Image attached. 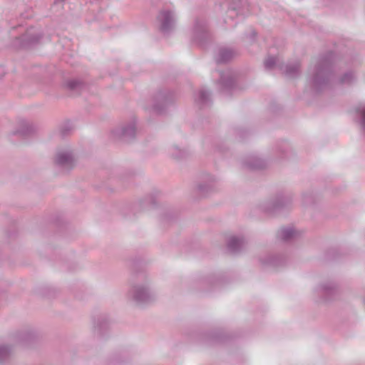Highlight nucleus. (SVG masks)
<instances>
[{
    "label": "nucleus",
    "mask_w": 365,
    "mask_h": 365,
    "mask_svg": "<svg viewBox=\"0 0 365 365\" xmlns=\"http://www.w3.org/2000/svg\"><path fill=\"white\" fill-rule=\"evenodd\" d=\"M334 53L328 52L321 56L309 71V82L312 88L319 92L327 88L333 76Z\"/></svg>",
    "instance_id": "f257e3e1"
},
{
    "label": "nucleus",
    "mask_w": 365,
    "mask_h": 365,
    "mask_svg": "<svg viewBox=\"0 0 365 365\" xmlns=\"http://www.w3.org/2000/svg\"><path fill=\"white\" fill-rule=\"evenodd\" d=\"M236 74L230 70L227 69L220 73L219 83L223 90L232 89L235 83Z\"/></svg>",
    "instance_id": "f03ea898"
},
{
    "label": "nucleus",
    "mask_w": 365,
    "mask_h": 365,
    "mask_svg": "<svg viewBox=\"0 0 365 365\" xmlns=\"http://www.w3.org/2000/svg\"><path fill=\"white\" fill-rule=\"evenodd\" d=\"M245 246V240L242 237L232 236L227 241V248L231 254L240 253Z\"/></svg>",
    "instance_id": "7ed1b4c3"
},
{
    "label": "nucleus",
    "mask_w": 365,
    "mask_h": 365,
    "mask_svg": "<svg viewBox=\"0 0 365 365\" xmlns=\"http://www.w3.org/2000/svg\"><path fill=\"white\" fill-rule=\"evenodd\" d=\"M281 71L287 78H297L301 73L300 63L299 61H295L293 63H287L285 65L283 64V69Z\"/></svg>",
    "instance_id": "20e7f679"
},
{
    "label": "nucleus",
    "mask_w": 365,
    "mask_h": 365,
    "mask_svg": "<svg viewBox=\"0 0 365 365\" xmlns=\"http://www.w3.org/2000/svg\"><path fill=\"white\" fill-rule=\"evenodd\" d=\"M244 165L251 170H258L265 168L266 162L257 156H250L245 160Z\"/></svg>",
    "instance_id": "39448f33"
},
{
    "label": "nucleus",
    "mask_w": 365,
    "mask_h": 365,
    "mask_svg": "<svg viewBox=\"0 0 365 365\" xmlns=\"http://www.w3.org/2000/svg\"><path fill=\"white\" fill-rule=\"evenodd\" d=\"M299 235V232L293 227L282 228L278 232L279 237L284 242L294 240L297 239Z\"/></svg>",
    "instance_id": "423d86ee"
},
{
    "label": "nucleus",
    "mask_w": 365,
    "mask_h": 365,
    "mask_svg": "<svg viewBox=\"0 0 365 365\" xmlns=\"http://www.w3.org/2000/svg\"><path fill=\"white\" fill-rule=\"evenodd\" d=\"M261 262L263 264L277 267L285 264L286 259L282 255H269L264 259H262Z\"/></svg>",
    "instance_id": "0eeeda50"
},
{
    "label": "nucleus",
    "mask_w": 365,
    "mask_h": 365,
    "mask_svg": "<svg viewBox=\"0 0 365 365\" xmlns=\"http://www.w3.org/2000/svg\"><path fill=\"white\" fill-rule=\"evenodd\" d=\"M236 53L231 48H221L219 49L218 56L216 59L217 63H227L231 59H232Z\"/></svg>",
    "instance_id": "6e6552de"
},
{
    "label": "nucleus",
    "mask_w": 365,
    "mask_h": 365,
    "mask_svg": "<svg viewBox=\"0 0 365 365\" xmlns=\"http://www.w3.org/2000/svg\"><path fill=\"white\" fill-rule=\"evenodd\" d=\"M291 202L292 199L290 197L284 195L279 196L272 203V207L269 212H274L282 208L288 207Z\"/></svg>",
    "instance_id": "1a4fd4ad"
},
{
    "label": "nucleus",
    "mask_w": 365,
    "mask_h": 365,
    "mask_svg": "<svg viewBox=\"0 0 365 365\" xmlns=\"http://www.w3.org/2000/svg\"><path fill=\"white\" fill-rule=\"evenodd\" d=\"M337 292L336 286L333 282H328L322 286V293L326 300L331 299Z\"/></svg>",
    "instance_id": "9d476101"
},
{
    "label": "nucleus",
    "mask_w": 365,
    "mask_h": 365,
    "mask_svg": "<svg viewBox=\"0 0 365 365\" xmlns=\"http://www.w3.org/2000/svg\"><path fill=\"white\" fill-rule=\"evenodd\" d=\"M264 64L266 70H272L274 67H277L279 70L283 69V63L279 61L278 58L274 56H269L264 61Z\"/></svg>",
    "instance_id": "9b49d317"
},
{
    "label": "nucleus",
    "mask_w": 365,
    "mask_h": 365,
    "mask_svg": "<svg viewBox=\"0 0 365 365\" xmlns=\"http://www.w3.org/2000/svg\"><path fill=\"white\" fill-rule=\"evenodd\" d=\"M355 80H356V76H355L354 73L351 71H349V72L344 73L339 78V83L349 85V84L352 83Z\"/></svg>",
    "instance_id": "f8f14e48"
},
{
    "label": "nucleus",
    "mask_w": 365,
    "mask_h": 365,
    "mask_svg": "<svg viewBox=\"0 0 365 365\" xmlns=\"http://www.w3.org/2000/svg\"><path fill=\"white\" fill-rule=\"evenodd\" d=\"M230 4V9L236 11V14L240 13V9L242 5L241 0H226Z\"/></svg>",
    "instance_id": "ddd939ff"
},
{
    "label": "nucleus",
    "mask_w": 365,
    "mask_h": 365,
    "mask_svg": "<svg viewBox=\"0 0 365 365\" xmlns=\"http://www.w3.org/2000/svg\"><path fill=\"white\" fill-rule=\"evenodd\" d=\"M160 19L163 21V28L165 29L172 21L171 14L169 12H164L160 15Z\"/></svg>",
    "instance_id": "4468645a"
},
{
    "label": "nucleus",
    "mask_w": 365,
    "mask_h": 365,
    "mask_svg": "<svg viewBox=\"0 0 365 365\" xmlns=\"http://www.w3.org/2000/svg\"><path fill=\"white\" fill-rule=\"evenodd\" d=\"M257 36V33L255 30H251V32H250V35L249 36V38H250V40L252 41L255 39V37Z\"/></svg>",
    "instance_id": "2eb2a0df"
},
{
    "label": "nucleus",
    "mask_w": 365,
    "mask_h": 365,
    "mask_svg": "<svg viewBox=\"0 0 365 365\" xmlns=\"http://www.w3.org/2000/svg\"><path fill=\"white\" fill-rule=\"evenodd\" d=\"M208 180H210V178H208V176L207 175V188H206L207 192L209 190Z\"/></svg>",
    "instance_id": "dca6fc26"
},
{
    "label": "nucleus",
    "mask_w": 365,
    "mask_h": 365,
    "mask_svg": "<svg viewBox=\"0 0 365 365\" xmlns=\"http://www.w3.org/2000/svg\"><path fill=\"white\" fill-rule=\"evenodd\" d=\"M212 282V279L210 277H209L208 279L207 278V283L209 282L210 283Z\"/></svg>",
    "instance_id": "f3484780"
},
{
    "label": "nucleus",
    "mask_w": 365,
    "mask_h": 365,
    "mask_svg": "<svg viewBox=\"0 0 365 365\" xmlns=\"http://www.w3.org/2000/svg\"><path fill=\"white\" fill-rule=\"evenodd\" d=\"M206 337H207V340L208 338H210V336H208V334H207Z\"/></svg>",
    "instance_id": "a211bd4d"
},
{
    "label": "nucleus",
    "mask_w": 365,
    "mask_h": 365,
    "mask_svg": "<svg viewBox=\"0 0 365 365\" xmlns=\"http://www.w3.org/2000/svg\"><path fill=\"white\" fill-rule=\"evenodd\" d=\"M206 337H207V340L208 338H210V336H208V334H207Z\"/></svg>",
    "instance_id": "6ab92c4d"
},
{
    "label": "nucleus",
    "mask_w": 365,
    "mask_h": 365,
    "mask_svg": "<svg viewBox=\"0 0 365 365\" xmlns=\"http://www.w3.org/2000/svg\"><path fill=\"white\" fill-rule=\"evenodd\" d=\"M206 101H207V102H208V98H207H207H206Z\"/></svg>",
    "instance_id": "aec40b11"
},
{
    "label": "nucleus",
    "mask_w": 365,
    "mask_h": 365,
    "mask_svg": "<svg viewBox=\"0 0 365 365\" xmlns=\"http://www.w3.org/2000/svg\"><path fill=\"white\" fill-rule=\"evenodd\" d=\"M364 303H365V298H364Z\"/></svg>",
    "instance_id": "412c9836"
}]
</instances>
